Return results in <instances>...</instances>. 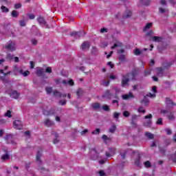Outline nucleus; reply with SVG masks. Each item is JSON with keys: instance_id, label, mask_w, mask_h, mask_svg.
<instances>
[{"instance_id": "obj_1", "label": "nucleus", "mask_w": 176, "mask_h": 176, "mask_svg": "<svg viewBox=\"0 0 176 176\" xmlns=\"http://www.w3.org/2000/svg\"><path fill=\"white\" fill-rule=\"evenodd\" d=\"M137 74L138 72L136 69H134L132 71L131 74H126L125 75H122V86L123 87H126V86H129V82H130V76H131L132 80H135V76H137Z\"/></svg>"}, {"instance_id": "obj_2", "label": "nucleus", "mask_w": 176, "mask_h": 176, "mask_svg": "<svg viewBox=\"0 0 176 176\" xmlns=\"http://www.w3.org/2000/svg\"><path fill=\"white\" fill-rule=\"evenodd\" d=\"M3 48L10 52H14V50H16V43H14V41H9L3 45Z\"/></svg>"}, {"instance_id": "obj_3", "label": "nucleus", "mask_w": 176, "mask_h": 176, "mask_svg": "<svg viewBox=\"0 0 176 176\" xmlns=\"http://www.w3.org/2000/svg\"><path fill=\"white\" fill-rule=\"evenodd\" d=\"M152 114H148L147 116H144V119H148L146 121L144 122V126L146 127H151L152 126Z\"/></svg>"}, {"instance_id": "obj_4", "label": "nucleus", "mask_w": 176, "mask_h": 176, "mask_svg": "<svg viewBox=\"0 0 176 176\" xmlns=\"http://www.w3.org/2000/svg\"><path fill=\"white\" fill-rule=\"evenodd\" d=\"M71 35L74 36L76 39H79L80 36H85V32H72Z\"/></svg>"}, {"instance_id": "obj_5", "label": "nucleus", "mask_w": 176, "mask_h": 176, "mask_svg": "<svg viewBox=\"0 0 176 176\" xmlns=\"http://www.w3.org/2000/svg\"><path fill=\"white\" fill-rule=\"evenodd\" d=\"M14 129L17 130H21L23 129V124H21V121L20 120H15L13 123Z\"/></svg>"}, {"instance_id": "obj_6", "label": "nucleus", "mask_w": 176, "mask_h": 176, "mask_svg": "<svg viewBox=\"0 0 176 176\" xmlns=\"http://www.w3.org/2000/svg\"><path fill=\"white\" fill-rule=\"evenodd\" d=\"M62 83L65 85V86H74L75 83L74 82V80H63Z\"/></svg>"}, {"instance_id": "obj_7", "label": "nucleus", "mask_w": 176, "mask_h": 176, "mask_svg": "<svg viewBox=\"0 0 176 176\" xmlns=\"http://www.w3.org/2000/svg\"><path fill=\"white\" fill-rule=\"evenodd\" d=\"M123 100H130V98H134V95L131 92H129L128 94L122 95Z\"/></svg>"}, {"instance_id": "obj_8", "label": "nucleus", "mask_w": 176, "mask_h": 176, "mask_svg": "<svg viewBox=\"0 0 176 176\" xmlns=\"http://www.w3.org/2000/svg\"><path fill=\"white\" fill-rule=\"evenodd\" d=\"M89 47H90V43L87 41L82 43V44L81 45L82 50H87Z\"/></svg>"}, {"instance_id": "obj_9", "label": "nucleus", "mask_w": 176, "mask_h": 176, "mask_svg": "<svg viewBox=\"0 0 176 176\" xmlns=\"http://www.w3.org/2000/svg\"><path fill=\"white\" fill-rule=\"evenodd\" d=\"M45 126H47V127H50L52 126H54V122L50 120V119H46L44 122Z\"/></svg>"}, {"instance_id": "obj_10", "label": "nucleus", "mask_w": 176, "mask_h": 176, "mask_svg": "<svg viewBox=\"0 0 176 176\" xmlns=\"http://www.w3.org/2000/svg\"><path fill=\"white\" fill-rule=\"evenodd\" d=\"M56 113L55 109H51L50 111H47L46 110L43 111V115H46L47 116H49L50 115H54Z\"/></svg>"}, {"instance_id": "obj_11", "label": "nucleus", "mask_w": 176, "mask_h": 176, "mask_svg": "<svg viewBox=\"0 0 176 176\" xmlns=\"http://www.w3.org/2000/svg\"><path fill=\"white\" fill-rule=\"evenodd\" d=\"M104 98H112V94H111V91L109 90H107L104 94H103Z\"/></svg>"}, {"instance_id": "obj_12", "label": "nucleus", "mask_w": 176, "mask_h": 176, "mask_svg": "<svg viewBox=\"0 0 176 176\" xmlns=\"http://www.w3.org/2000/svg\"><path fill=\"white\" fill-rule=\"evenodd\" d=\"M37 21L41 24V25H46V21H45V19L42 16L38 17Z\"/></svg>"}, {"instance_id": "obj_13", "label": "nucleus", "mask_w": 176, "mask_h": 176, "mask_svg": "<svg viewBox=\"0 0 176 176\" xmlns=\"http://www.w3.org/2000/svg\"><path fill=\"white\" fill-rule=\"evenodd\" d=\"M122 43H120V41H116L114 45L111 46V49L113 50V49H115L116 47H122Z\"/></svg>"}, {"instance_id": "obj_14", "label": "nucleus", "mask_w": 176, "mask_h": 176, "mask_svg": "<svg viewBox=\"0 0 176 176\" xmlns=\"http://www.w3.org/2000/svg\"><path fill=\"white\" fill-rule=\"evenodd\" d=\"M131 11L127 10L123 15V19H129V17H131Z\"/></svg>"}, {"instance_id": "obj_15", "label": "nucleus", "mask_w": 176, "mask_h": 176, "mask_svg": "<svg viewBox=\"0 0 176 176\" xmlns=\"http://www.w3.org/2000/svg\"><path fill=\"white\" fill-rule=\"evenodd\" d=\"M162 39L163 38L160 36H154L151 37V40L153 42H162Z\"/></svg>"}, {"instance_id": "obj_16", "label": "nucleus", "mask_w": 176, "mask_h": 176, "mask_svg": "<svg viewBox=\"0 0 176 176\" xmlns=\"http://www.w3.org/2000/svg\"><path fill=\"white\" fill-rule=\"evenodd\" d=\"M145 135L148 138L149 140H153L155 135L153 133H151V132H145Z\"/></svg>"}, {"instance_id": "obj_17", "label": "nucleus", "mask_w": 176, "mask_h": 176, "mask_svg": "<svg viewBox=\"0 0 176 176\" xmlns=\"http://www.w3.org/2000/svg\"><path fill=\"white\" fill-rule=\"evenodd\" d=\"M19 96V94L16 91H13L10 94V97H12V98H17Z\"/></svg>"}, {"instance_id": "obj_18", "label": "nucleus", "mask_w": 176, "mask_h": 176, "mask_svg": "<svg viewBox=\"0 0 176 176\" xmlns=\"http://www.w3.org/2000/svg\"><path fill=\"white\" fill-rule=\"evenodd\" d=\"M157 74L158 76H163V68L162 67L157 68Z\"/></svg>"}, {"instance_id": "obj_19", "label": "nucleus", "mask_w": 176, "mask_h": 176, "mask_svg": "<svg viewBox=\"0 0 176 176\" xmlns=\"http://www.w3.org/2000/svg\"><path fill=\"white\" fill-rule=\"evenodd\" d=\"M153 25V24L152 23H147L146 26L143 28V31H148V30H149V28H151Z\"/></svg>"}, {"instance_id": "obj_20", "label": "nucleus", "mask_w": 176, "mask_h": 176, "mask_svg": "<svg viewBox=\"0 0 176 176\" xmlns=\"http://www.w3.org/2000/svg\"><path fill=\"white\" fill-rule=\"evenodd\" d=\"M91 107H92L93 109L98 110V109H100V103H93L91 104Z\"/></svg>"}, {"instance_id": "obj_21", "label": "nucleus", "mask_w": 176, "mask_h": 176, "mask_svg": "<svg viewBox=\"0 0 176 176\" xmlns=\"http://www.w3.org/2000/svg\"><path fill=\"white\" fill-rule=\"evenodd\" d=\"M167 117L169 120H174L175 119V116H174V113H168Z\"/></svg>"}, {"instance_id": "obj_22", "label": "nucleus", "mask_w": 176, "mask_h": 176, "mask_svg": "<svg viewBox=\"0 0 176 176\" xmlns=\"http://www.w3.org/2000/svg\"><path fill=\"white\" fill-rule=\"evenodd\" d=\"M141 103L143 104V105H148L149 104V100L146 97H144V99L141 101Z\"/></svg>"}, {"instance_id": "obj_23", "label": "nucleus", "mask_w": 176, "mask_h": 176, "mask_svg": "<svg viewBox=\"0 0 176 176\" xmlns=\"http://www.w3.org/2000/svg\"><path fill=\"white\" fill-rule=\"evenodd\" d=\"M38 76H43V69L39 68L37 69L36 72Z\"/></svg>"}, {"instance_id": "obj_24", "label": "nucleus", "mask_w": 176, "mask_h": 176, "mask_svg": "<svg viewBox=\"0 0 176 176\" xmlns=\"http://www.w3.org/2000/svg\"><path fill=\"white\" fill-rule=\"evenodd\" d=\"M133 53H134L135 56H140V54H141V53H142V52H141V50H140V49L136 48L133 50Z\"/></svg>"}, {"instance_id": "obj_25", "label": "nucleus", "mask_w": 176, "mask_h": 176, "mask_svg": "<svg viewBox=\"0 0 176 176\" xmlns=\"http://www.w3.org/2000/svg\"><path fill=\"white\" fill-rule=\"evenodd\" d=\"M9 159H10L9 154H5L1 156V160H9Z\"/></svg>"}, {"instance_id": "obj_26", "label": "nucleus", "mask_w": 176, "mask_h": 176, "mask_svg": "<svg viewBox=\"0 0 176 176\" xmlns=\"http://www.w3.org/2000/svg\"><path fill=\"white\" fill-rule=\"evenodd\" d=\"M42 156V154L41 153V152H37L36 154V160L37 162H38L39 163H42V161H41V157Z\"/></svg>"}, {"instance_id": "obj_27", "label": "nucleus", "mask_w": 176, "mask_h": 176, "mask_svg": "<svg viewBox=\"0 0 176 176\" xmlns=\"http://www.w3.org/2000/svg\"><path fill=\"white\" fill-rule=\"evenodd\" d=\"M14 72H16V71H19V74H21V75H23V74H24V71L23 69H19V68H17V66L14 67Z\"/></svg>"}, {"instance_id": "obj_28", "label": "nucleus", "mask_w": 176, "mask_h": 176, "mask_svg": "<svg viewBox=\"0 0 176 176\" xmlns=\"http://www.w3.org/2000/svg\"><path fill=\"white\" fill-rule=\"evenodd\" d=\"M54 96H55V97H59L61 98V96H63V94L60 93L58 91H54Z\"/></svg>"}, {"instance_id": "obj_29", "label": "nucleus", "mask_w": 176, "mask_h": 176, "mask_svg": "<svg viewBox=\"0 0 176 176\" xmlns=\"http://www.w3.org/2000/svg\"><path fill=\"white\" fill-rule=\"evenodd\" d=\"M12 17H19V12L13 10L11 13Z\"/></svg>"}, {"instance_id": "obj_30", "label": "nucleus", "mask_w": 176, "mask_h": 176, "mask_svg": "<svg viewBox=\"0 0 176 176\" xmlns=\"http://www.w3.org/2000/svg\"><path fill=\"white\" fill-rule=\"evenodd\" d=\"M1 9L2 12H4V13H8V12H9V8H6L4 6H2L1 7Z\"/></svg>"}, {"instance_id": "obj_31", "label": "nucleus", "mask_w": 176, "mask_h": 176, "mask_svg": "<svg viewBox=\"0 0 176 176\" xmlns=\"http://www.w3.org/2000/svg\"><path fill=\"white\" fill-rule=\"evenodd\" d=\"M116 130V125L113 124L112 126L109 129V133H115Z\"/></svg>"}, {"instance_id": "obj_32", "label": "nucleus", "mask_w": 176, "mask_h": 176, "mask_svg": "<svg viewBox=\"0 0 176 176\" xmlns=\"http://www.w3.org/2000/svg\"><path fill=\"white\" fill-rule=\"evenodd\" d=\"M118 60H120V61H124V60H126V56H124L123 54H120L118 56Z\"/></svg>"}, {"instance_id": "obj_33", "label": "nucleus", "mask_w": 176, "mask_h": 176, "mask_svg": "<svg viewBox=\"0 0 176 176\" xmlns=\"http://www.w3.org/2000/svg\"><path fill=\"white\" fill-rule=\"evenodd\" d=\"M140 155H138V156L136 157V160H135V164L136 166H140Z\"/></svg>"}, {"instance_id": "obj_34", "label": "nucleus", "mask_w": 176, "mask_h": 176, "mask_svg": "<svg viewBox=\"0 0 176 176\" xmlns=\"http://www.w3.org/2000/svg\"><path fill=\"white\" fill-rule=\"evenodd\" d=\"M45 90L47 91V94H50L52 91H53V88L52 87H46Z\"/></svg>"}, {"instance_id": "obj_35", "label": "nucleus", "mask_w": 176, "mask_h": 176, "mask_svg": "<svg viewBox=\"0 0 176 176\" xmlns=\"http://www.w3.org/2000/svg\"><path fill=\"white\" fill-rule=\"evenodd\" d=\"M138 112L142 113H145L146 111H145V109H144V107H139V109H138Z\"/></svg>"}, {"instance_id": "obj_36", "label": "nucleus", "mask_w": 176, "mask_h": 176, "mask_svg": "<svg viewBox=\"0 0 176 176\" xmlns=\"http://www.w3.org/2000/svg\"><path fill=\"white\" fill-rule=\"evenodd\" d=\"M5 116L7 118H12V111L10 110H8L7 113H5Z\"/></svg>"}, {"instance_id": "obj_37", "label": "nucleus", "mask_w": 176, "mask_h": 176, "mask_svg": "<svg viewBox=\"0 0 176 176\" xmlns=\"http://www.w3.org/2000/svg\"><path fill=\"white\" fill-rule=\"evenodd\" d=\"M141 2L143 5H149L151 3L149 0H141Z\"/></svg>"}, {"instance_id": "obj_38", "label": "nucleus", "mask_w": 176, "mask_h": 176, "mask_svg": "<svg viewBox=\"0 0 176 176\" xmlns=\"http://www.w3.org/2000/svg\"><path fill=\"white\" fill-rule=\"evenodd\" d=\"M32 44L34 45V46H36L38 45V41L35 38H32L31 40Z\"/></svg>"}, {"instance_id": "obj_39", "label": "nucleus", "mask_w": 176, "mask_h": 176, "mask_svg": "<svg viewBox=\"0 0 176 176\" xmlns=\"http://www.w3.org/2000/svg\"><path fill=\"white\" fill-rule=\"evenodd\" d=\"M160 12L162 13V14L164 13H167V10L162 8H159Z\"/></svg>"}, {"instance_id": "obj_40", "label": "nucleus", "mask_w": 176, "mask_h": 176, "mask_svg": "<svg viewBox=\"0 0 176 176\" xmlns=\"http://www.w3.org/2000/svg\"><path fill=\"white\" fill-rule=\"evenodd\" d=\"M156 124H163V119L162 118H158V120L156 122Z\"/></svg>"}, {"instance_id": "obj_41", "label": "nucleus", "mask_w": 176, "mask_h": 176, "mask_svg": "<svg viewBox=\"0 0 176 176\" xmlns=\"http://www.w3.org/2000/svg\"><path fill=\"white\" fill-rule=\"evenodd\" d=\"M124 118H129L130 116V112L125 111L123 113Z\"/></svg>"}, {"instance_id": "obj_42", "label": "nucleus", "mask_w": 176, "mask_h": 176, "mask_svg": "<svg viewBox=\"0 0 176 176\" xmlns=\"http://www.w3.org/2000/svg\"><path fill=\"white\" fill-rule=\"evenodd\" d=\"M145 167L148 168L151 167V162L149 161H146V162L144 163Z\"/></svg>"}, {"instance_id": "obj_43", "label": "nucleus", "mask_w": 176, "mask_h": 176, "mask_svg": "<svg viewBox=\"0 0 176 176\" xmlns=\"http://www.w3.org/2000/svg\"><path fill=\"white\" fill-rule=\"evenodd\" d=\"M91 134L93 135L100 134V129H96L95 131H92Z\"/></svg>"}, {"instance_id": "obj_44", "label": "nucleus", "mask_w": 176, "mask_h": 176, "mask_svg": "<svg viewBox=\"0 0 176 176\" xmlns=\"http://www.w3.org/2000/svg\"><path fill=\"white\" fill-rule=\"evenodd\" d=\"M146 96L150 97V98H155V97H156V94L150 93L147 94Z\"/></svg>"}, {"instance_id": "obj_45", "label": "nucleus", "mask_w": 176, "mask_h": 176, "mask_svg": "<svg viewBox=\"0 0 176 176\" xmlns=\"http://www.w3.org/2000/svg\"><path fill=\"white\" fill-rule=\"evenodd\" d=\"M119 116H120V113L115 112V113H113V118H114V119H118V118H119Z\"/></svg>"}, {"instance_id": "obj_46", "label": "nucleus", "mask_w": 176, "mask_h": 176, "mask_svg": "<svg viewBox=\"0 0 176 176\" xmlns=\"http://www.w3.org/2000/svg\"><path fill=\"white\" fill-rule=\"evenodd\" d=\"M28 16L30 20H34V19H35V15L34 14H28Z\"/></svg>"}, {"instance_id": "obj_47", "label": "nucleus", "mask_w": 176, "mask_h": 176, "mask_svg": "<svg viewBox=\"0 0 176 176\" xmlns=\"http://www.w3.org/2000/svg\"><path fill=\"white\" fill-rule=\"evenodd\" d=\"M166 102L167 105H170V104H173V101H171V100H170V98H166Z\"/></svg>"}, {"instance_id": "obj_48", "label": "nucleus", "mask_w": 176, "mask_h": 176, "mask_svg": "<svg viewBox=\"0 0 176 176\" xmlns=\"http://www.w3.org/2000/svg\"><path fill=\"white\" fill-rule=\"evenodd\" d=\"M105 32H108V29H107L105 28H103L100 29V33L101 34H104Z\"/></svg>"}, {"instance_id": "obj_49", "label": "nucleus", "mask_w": 176, "mask_h": 176, "mask_svg": "<svg viewBox=\"0 0 176 176\" xmlns=\"http://www.w3.org/2000/svg\"><path fill=\"white\" fill-rule=\"evenodd\" d=\"M45 72H47V74H52V67H47Z\"/></svg>"}, {"instance_id": "obj_50", "label": "nucleus", "mask_w": 176, "mask_h": 176, "mask_svg": "<svg viewBox=\"0 0 176 176\" xmlns=\"http://www.w3.org/2000/svg\"><path fill=\"white\" fill-rule=\"evenodd\" d=\"M20 25L21 27H25V21L24 20L20 21Z\"/></svg>"}, {"instance_id": "obj_51", "label": "nucleus", "mask_w": 176, "mask_h": 176, "mask_svg": "<svg viewBox=\"0 0 176 176\" xmlns=\"http://www.w3.org/2000/svg\"><path fill=\"white\" fill-rule=\"evenodd\" d=\"M89 130L85 129L82 131H81L80 134L81 135H85L87 133H88Z\"/></svg>"}, {"instance_id": "obj_52", "label": "nucleus", "mask_w": 176, "mask_h": 176, "mask_svg": "<svg viewBox=\"0 0 176 176\" xmlns=\"http://www.w3.org/2000/svg\"><path fill=\"white\" fill-rule=\"evenodd\" d=\"M149 75H151V70H146V71L144 72V76H148Z\"/></svg>"}, {"instance_id": "obj_53", "label": "nucleus", "mask_w": 176, "mask_h": 176, "mask_svg": "<svg viewBox=\"0 0 176 176\" xmlns=\"http://www.w3.org/2000/svg\"><path fill=\"white\" fill-rule=\"evenodd\" d=\"M166 133L168 134V135H171V129H166L165 130Z\"/></svg>"}, {"instance_id": "obj_54", "label": "nucleus", "mask_w": 176, "mask_h": 176, "mask_svg": "<svg viewBox=\"0 0 176 176\" xmlns=\"http://www.w3.org/2000/svg\"><path fill=\"white\" fill-rule=\"evenodd\" d=\"M102 109H104V111H109V107H108V105H104Z\"/></svg>"}, {"instance_id": "obj_55", "label": "nucleus", "mask_w": 176, "mask_h": 176, "mask_svg": "<svg viewBox=\"0 0 176 176\" xmlns=\"http://www.w3.org/2000/svg\"><path fill=\"white\" fill-rule=\"evenodd\" d=\"M107 46H108V43L104 42V43H101V47H107Z\"/></svg>"}, {"instance_id": "obj_56", "label": "nucleus", "mask_w": 176, "mask_h": 176, "mask_svg": "<svg viewBox=\"0 0 176 176\" xmlns=\"http://www.w3.org/2000/svg\"><path fill=\"white\" fill-rule=\"evenodd\" d=\"M30 75V71H25L23 72V76H28Z\"/></svg>"}, {"instance_id": "obj_57", "label": "nucleus", "mask_w": 176, "mask_h": 176, "mask_svg": "<svg viewBox=\"0 0 176 176\" xmlns=\"http://www.w3.org/2000/svg\"><path fill=\"white\" fill-rule=\"evenodd\" d=\"M117 53L118 54H122V53H124V50L122 49V50H118Z\"/></svg>"}, {"instance_id": "obj_58", "label": "nucleus", "mask_w": 176, "mask_h": 176, "mask_svg": "<svg viewBox=\"0 0 176 176\" xmlns=\"http://www.w3.org/2000/svg\"><path fill=\"white\" fill-rule=\"evenodd\" d=\"M171 63H164V68H168L169 67H171Z\"/></svg>"}, {"instance_id": "obj_59", "label": "nucleus", "mask_w": 176, "mask_h": 176, "mask_svg": "<svg viewBox=\"0 0 176 176\" xmlns=\"http://www.w3.org/2000/svg\"><path fill=\"white\" fill-rule=\"evenodd\" d=\"M14 8L15 9H20V8H21V3L15 4Z\"/></svg>"}, {"instance_id": "obj_60", "label": "nucleus", "mask_w": 176, "mask_h": 176, "mask_svg": "<svg viewBox=\"0 0 176 176\" xmlns=\"http://www.w3.org/2000/svg\"><path fill=\"white\" fill-rule=\"evenodd\" d=\"M59 103L62 105H65V104H67V100H60Z\"/></svg>"}, {"instance_id": "obj_61", "label": "nucleus", "mask_w": 176, "mask_h": 176, "mask_svg": "<svg viewBox=\"0 0 176 176\" xmlns=\"http://www.w3.org/2000/svg\"><path fill=\"white\" fill-rule=\"evenodd\" d=\"M81 93H82V90L80 89H78L76 91V94L78 97H79V96H80Z\"/></svg>"}, {"instance_id": "obj_62", "label": "nucleus", "mask_w": 176, "mask_h": 176, "mask_svg": "<svg viewBox=\"0 0 176 176\" xmlns=\"http://www.w3.org/2000/svg\"><path fill=\"white\" fill-rule=\"evenodd\" d=\"M102 85H103V86H109V80H108L107 82L106 81L103 82Z\"/></svg>"}, {"instance_id": "obj_63", "label": "nucleus", "mask_w": 176, "mask_h": 176, "mask_svg": "<svg viewBox=\"0 0 176 176\" xmlns=\"http://www.w3.org/2000/svg\"><path fill=\"white\" fill-rule=\"evenodd\" d=\"M168 2H169L170 5H174L175 3V0H168Z\"/></svg>"}, {"instance_id": "obj_64", "label": "nucleus", "mask_w": 176, "mask_h": 176, "mask_svg": "<svg viewBox=\"0 0 176 176\" xmlns=\"http://www.w3.org/2000/svg\"><path fill=\"white\" fill-rule=\"evenodd\" d=\"M99 175H100V176H104V175H105V173L104 172V170H100Z\"/></svg>"}]
</instances>
